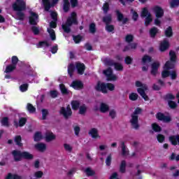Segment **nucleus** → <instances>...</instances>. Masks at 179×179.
Here are the masks:
<instances>
[{"label":"nucleus","mask_w":179,"mask_h":179,"mask_svg":"<svg viewBox=\"0 0 179 179\" xmlns=\"http://www.w3.org/2000/svg\"><path fill=\"white\" fill-rule=\"evenodd\" d=\"M78 14L76 12H72L71 16L67 17L65 24H62V29L64 33L69 34L71 31V27L73 24H78Z\"/></svg>","instance_id":"obj_1"},{"label":"nucleus","mask_w":179,"mask_h":179,"mask_svg":"<svg viewBox=\"0 0 179 179\" xmlns=\"http://www.w3.org/2000/svg\"><path fill=\"white\" fill-rule=\"evenodd\" d=\"M11 155L15 162H22V159L24 160H33L34 155L27 151H20L18 150H14L12 151Z\"/></svg>","instance_id":"obj_2"},{"label":"nucleus","mask_w":179,"mask_h":179,"mask_svg":"<svg viewBox=\"0 0 179 179\" xmlns=\"http://www.w3.org/2000/svg\"><path fill=\"white\" fill-rule=\"evenodd\" d=\"M139 114H142V108L138 107L131 115L130 124L134 129H139Z\"/></svg>","instance_id":"obj_3"},{"label":"nucleus","mask_w":179,"mask_h":179,"mask_svg":"<svg viewBox=\"0 0 179 179\" xmlns=\"http://www.w3.org/2000/svg\"><path fill=\"white\" fill-rule=\"evenodd\" d=\"M42 2L45 10L49 12L51 8H54L55 5L58 4L59 0H52V1H50V0H42Z\"/></svg>","instance_id":"obj_4"},{"label":"nucleus","mask_w":179,"mask_h":179,"mask_svg":"<svg viewBox=\"0 0 179 179\" xmlns=\"http://www.w3.org/2000/svg\"><path fill=\"white\" fill-rule=\"evenodd\" d=\"M59 114L63 115L65 120H68L69 117H72V109L71 108V106L68 105L66 108L62 107L60 108Z\"/></svg>","instance_id":"obj_5"},{"label":"nucleus","mask_w":179,"mask_h":179,"mask_svg":"<svg viewBox=\"0 0 179 179\" xmlns=\"http://www.w3.org/2000/svg\"><path fill=\"white\" fill-rule=\"evenodd\" d=\"M13 10H26V2L24 0H16L13 4Z\"/></svg>","instance_id":"obj_6"},{"label":"nucleus","mask_w":179,"mask_h":179,"mask_svg":"<svg viewBox=\"0 0 179 179\" xmlns=\"http://www.w3.org/2000/svg\"><path fill=\"white\" fill-rule=\"evenodd\" d=\"M50 28H48V33H49L51 40L55 41L57 36H55V31L52 29H57V21L50 22Z\"/></svg>","instance_id":"obj_7"},{"label":"nucleus","mask_w":179,"mask_h":179,"mask_svg":"<svg viewBox=\"0 0 179 179\" xmlns=\"http://www.w3.org/2000/svg\"><path fill=\"white\" fill-rule=\"evenodd\" d=\"M155 117L158 121H162L165 124H169V122H171V116L166 115L164 113L158 112Z\"/></svg>","instance_id":"obj_8"},{"label":"nucleus","mask_w":179,"mask_h":179,"mask_svg":"<svg viewBox=\"0 0 179 179\" xmlns=\"http://www.w3.org/2000/svg\"><path fill=\"white\" fill-rule=\"evenodd\" d=\"M94 89L96 92H101V93H103V94H107L108 93L106 83L98 81L96 85L94 87Z\"/></svg>","instance_id":"obj_9"},{"label":"nucleus","mask_w":179,"mask_h":179,"mask_svg":"<svg viewBox=\"0 0 179 179\" xmlns=\"http://www.w3.org/2000/svg\"><path fill=\"white\" fill-rule=\"evenodd\" d=\"M146 90H148V86L146 85H143L141 87L137 89L138 93L143 97L145 101H149V96L145 92Z\"/></svg>","instance_id":"obj_10"},{"label":"nucleus","mask_w":179,"mask_h":179,"mask_svg":"<svg viewBox=\"0 0 179 179\" xmlns=\"http://www.w3.org/2000/svg\"><path fill=\"white\" fill-rule=\"evenodd\" d=\"M29 23L31 26H37V23H38V14L31 12L29 17Z\"/></svg>","instance_id":"obj_11"},{"label":"nucleus","mask_w":179,"mask_h":179,"mask_svg":"<svg viewBox=\"0 0 179 179\" xmlns=\"http://www.w3.org/2000/svg\"><path fill=\"white\" fill-rule=\"evenodd\" d=\"M70 87H72L74 90H82L84 87L83 82L79 80H73L70 85Z\"/></svg>","instance_id":"obj_12"},{"label":"nucleus","mask_w":179,"mask_h":179,"mask_svg":"<svg viewBox=\"0 0 179 179\" xmlns=\"http://www.w3.org/2000/svg\"><path fill=\"white\" fill-rule=\"evenodd\" d=\"M117 22H122V24H127L128 22H129V19L128 17H124V14L120 12V10H115Z\"/></svg>","instance_id":"obj_13"},{"label":"nucleus","mask_w":179,"mask_h":179,"mask_svg":"<svg viewBox=\"0 0 179 179\" xmlns=\"http://www.w3.org/2000/svg\"><path fill=\"white\" fill-rule=\"evenodd\" d=\"M159 68H160V63L158 62H155L151 64V71L150 73L152 76H156L157 72H159Z\"/></svg>","instance_id":"obj_14"},{"label":"nucleus","mask_w":179,"mask_h":179,"mask_svg":"<svg viewBox=\"0 0 179 179\" xmlns=\"http://www.w3.org/2000/svg\"><path fill=\"white\" fill-rule=\"evenodd\" d=\"M153 10L157 18L160 19V17H163V16H164V10H163L162 7L155 6Z\"/></svg>","instance_id":"obj_15"},{"label":"nucleus","mask_w":179,"mask_h":179,"mask_svg":"<svg viewBox=\"0 0 179 179\" xmlns=\"http://www.w3.org/2000/svg\"><path fill=\"white\" fill-rule=\"evenodd\" d=\"M169 48H170V42H169L167 39H164L159 45V50L161 52H164V51H167Z\"/></svg>","instance_id":"obj_16"},{"label":"nucleus","mask_w":179,"mask_h":179,"mask_svg":"<svg viewBox=\"0 0 179 179\" xmlns=\"http://www.w3.org/2000/svg\"><path fill=\"white\" fill-rule=\"evenodd\" d=\"M76 68L78 75H83V73H85V71L86 70V66H85V64L83 63H76Z\"/></svg>","instance_id":"obj_17"},{"label":"nucleus","mask_w":179,"mask_h":179,"mask_svg":"<svg viewBox=\"0 0 179 179\" xmlns=\"http://www.w3.org/2000/svg\"><path fill=\"white\" fill-rule=\"evenodd\" d=\"M169 141L173 146L179 145V134L172 135L169 137Z\"/></svg>","instance_id":"obj_18"},{"label":"nucleus","mask_w":179,"mask_h":179,"mask_svg":"<svg viewBox=\"0 0 179 179\" xmlns=\"http://www.w3.org/2000/svg\"><path fill=\"white\" fill-rule=\"evenodd\" d=\"M174 68H176V62L171 60L166 62L164 66V69H168L169 71H170V69H174Z\"/></svg>","instance_id":"obj_19"},{"label":"nucleus","mask_w":179,"mask_h":179,"mask_svg":"<svg viewBox=\"0 0 179 179\" xmlns=\"http://www.w3.org/2000/svg\"><path fill=\"white\" fill-rule=\"evenodd\" d=\"M159 33V29L156 27H152L149 31L150 37L151 38H156V36Z\"/></svg>","instance_id":"obj_20"},{"label":"nucleus","mask_w":179,"mask_h":179,"mask_svg":"<svg viewBox=\"0 0 179 179\" xmlns=\"http://www.w3.org/2000/svg\"><path fill=\"white\" fill-rule=\"evenodd\" d=\"M71 106L73 111H78L80 107V102L78 100H73L71 102Z\"/></svg>","instance_id":"obj_21"},{"label":"nucleus","mask_w":179,"mask_h":179,"mask_svg":"<svg viewBox=\"0 0 179 179\" xmlns=\"http://www.w3.org/2000/svg\"><path fill=\"white\" fill-rule=\"evenodd\" d=\"M102 22L105 23L106 26L111 24V22H113V15L108 14V15L103 17Z\"/></svg>","instance_id":"obj_22"},{"label":"nucleus","mask_w":179,"mask_h":179,"mask_svg":"<svg viewBox=\"0 0 179 179\" xmlns=\"http://www.w3.org/2000/svg\"><path fill=\"white\" fill-rule=\"evenodd\" d=\"M164 36L168 38L173 37V27L171 26L168 27L164 31Z\"/></svg>","instance_id":"obj_23"},{"label":"nucleus","mask_w":179,"mask_h":179,"mask_svg":"<svg viewBox=\"0 0 179 179\" xmlns=\"http://www.w3.org/2000/svg\"><path fill=\"white\" fill-rule=\"evenodd\" d=\"M89 134L91 135L92 138L94 139L100 138V136H99V131L96 128L91 129V130L89 131Z\"/></svg>","instance_id":"obj_24"},{"label":"nucleus","mask_w":179,"mask_h":179,"mask_svg":"<svg viewBox=\"0 0 179 179\" xmlns=\"http://www.w3.org/2000/svg\"><path fill=\"white\" fill-rule=\"evenodd\" d=\"M14 142L17 145V146H19L20 148H22L23 146V143H22V136L17 135L14 138Z\"/></svg>","instance_id":"obj_25"},{"label":"nucleus","mask_w":179,"mask_h":179,"mask_svg":"<svg viewBox=\"0 0 179 179\" xmlns=\"http://www.w3.org/2000/svg\"><path fill=\"white\" fill-rule=\"evenodd\" d=\"M74 72H75V64H70L68 66V74L69 75L70 78H72V76H73Z\"/></svg>","instance_id":"obj_26"},{"label":"nucleus","mask_w":179,"mask_h":179,"mask_svg":"<svg viewBox=\"0 0 179 179\" xmlns=\"http://www.w3.org/2000/svg\"><path fill=\"white\" fill-rule=\"evenodd\" d=\"M15 12H17L16 16L17 17L18 20H24V17H26V15H24V13H23V10H15Z\"/></svg>","instance_id":"obj_27"},{"label":"nucleus","mask_w":179,"mask_h":179,"mask_svg":"<svg viewBox=\"0 0 179 179\" xmlns=\"http://www.w3.org/2000/svg\"><path fill=\"white\" fill-rule=\"evenodd\" d=\"M63 10L64 12H65V13H67V12H69V8L71 6V4L69 3V0H63Z\"/></svg>","instance_id":"obj_28"},{"label":"nucleus","mask_w":179,"mask_h":179,"mask_svg":"<svg viewBox=\"0 0 179 179\" xmlns=\"http://www.w3.org/2000/svg\"><path fill=\"white\" fill-rule=\"evenodd\" d=\"M55 139V135L52 132L45 134V141L46 142H51V141H54Z\"/></svg>","instance_id":"obj_29"},{"label":"nucleus","mask_w":179,"mask_h":179,"mask_svg":"<svg viewBox=\"0 0 179 179\" xmlns=\"http://www.w3.org/2000/svg\"><path fill=\"white\" fill-rule=\"evenodd\" d=\"M89 31L91 34H95L96 31H97V28L96 27V23L92 22L89 25Z\"/></svg>","instance_id":"obj_30"},{"label":"nucleus","mask_w":179,"mask_h":179,"mask_svg":"<svg viewBox=\"0 0 179 179\" xmlns=\"http://www.w3.org/2000/svg\"><path fill=\"white\" fill-rule=\"evenodd\" d=\"M110 110V107L105 103H101L100 111L101 113H107Z\"/></svg>","instance_id":"obj_31"},{"label":"nucleus","mask_w":179,"mask_h":179,"mask_svg":"<svg viewBox=\"0 0 179 179\" xmlns=\"http://www.w3.org/2000/svg\"><path fill=\"white\" fill-rule=\"evenodd\" d=\"M16 69V66H13V64H8L6 66V69L4 71L5 73H10L13 72Z\"/></svg>","instance_id":"obj_32"},{"label":"nucleus","mask_w":179,"mask_h":179,"mask_svg":"<svg viewBox=\"0 0 179 179\" xmlns=\"http://www.w3.org/2000/svg\"><path fill=\"white\" fill-rule=\"evenodd\" d=\"M59 89L62 94L66 95L69 94V90L65 87L64 84H60L59 85Z\"/></svg>","instance_id":"obj_33"},{"label":"nucleus","mask_w":179,"mask_h":179,"mask_svg":"<svg viewBox=\"0 0 179 179\" xmlns=\"http://www.w3.org/2000/svg\"><path fill=\"white\" fill-rule=\"evenodd\" d=\"M35 148L40 152H44L47 149V145L43 143H38L35 145Z\"/></svg>","instance_id":"obj_34"},{"label":"nucleus","mask_w":179,"mask_h":179,"mask_svg":"<svg viewBox=\"0 0 179 179\" xmlns=\"http://www.w3.org/2000/svg\"><path fill=\"white\" fill-rule=\"evenodd\" d=\"M41 139H43V135L41 134V132L36 131L34 136V142H40Z\"/></svg>","instance_id":"obj_35"},{"label":"nucleus","mask_w":179,"mask_h":179,"mask_svg":"<svg viewBox=\"0 0 179 179\" xmlns=\"http://www.w3.org/2000/svg\"><path fill=\"white\" fill-rule=\"evenodd\" d=\"M152 129L154 131V132H162V127L157 124V123H152L151 124Z\"/></svg>","instance_id":"obj_36"},{"label":"nucleus","mask_w":179,"mask_h":179,"mask_svg":"<svg viewBox=\"0 0 179 179\" xmlns=\"http://www.w3.org/2000/svg\"><path fill=\"white\" fill-rule=\"evenodd\" d=\"M148 62H152V57L145 55L142 58V64L143 65H146Z\"/></svg>","instance_id":"obj_37"},{"label":"nucleus","mask_w":179,"mask_h":179,"mask_svg":"<svg viewBox=\"0 0 179 179\" xmlns=\"http://www.w3.org/2000/svg\"><path fill=\"white\" fill-rule=\"evenodd\" d=\"M126 169H127V162H125V160H122L121 162L120 166V173H125Z\"/></svg>","instance_id":"obj_38"},{"label":"nucleus","mask_w":179,"mask_h":179,"mask_svg":"<svg viewBox=\"0 0 179 179\" xmlns=\"http://www.w3.org/2000/svg\"><path fill=\"white\" fill-rule=\"evenodd\" d=\"M105 30L106 31H108V33H114L115 27H114V25L108 24V25H106Z\"/></svg>","instance_id":"obj_39"},{"label":"nucleus","mask_w":179,"mask_h":179,"mask_svg":"<svg viewBox=\"0 0 179 179\" xmlns=\"http://www.w3.org/2000/svg\"><path fill=\"white\" fill-rule=\"evenodd\" d=\"M122 145V155L123 156H127V155H129V152L127 151V147L125 146V142L122 141L121 143Z\"/></svg>","instance_id":"obj_40"},{"label":"nucleus","mask_w":179,"mask_h":179,"mask_svg":"<svg viewBox=\"0 0 179 179\" xmlns=\"http://www.w3.org/2000/svg\"><path fill=\"white\" fill-rule=\"evenodd\" d=\"M170 61L176 62L177 61V55H176V52L173 50H171L169 52Z\"/></svg>","instance_id":"obj_41"},{"label":"nucleus","mask_w":179,"mask_h":179,"mask_svg":"<svg viewBox=\"0 0 179 179\" xmlns=\"http://www.w3.org/2000/svg\"><path fill=\"white\" fill-rule=\"evenodd\" d=\"M104 62L107 66H114L116 63L113 59H106Z\"/></svg>","instance_id":"obj_42"},{"label":"nucleus","mask_w":179,"mask_h":179,"mask_svg":"<svg viewBox=\"0 0 179 179\" xmlns=\"http://www.w3.org/2000/svg\"><path fill=\"white\" fill-rule=\"evenodd\" d=\"M131 13H132V16H131L132 20H134V22H137L139 17V14H138L136 11L134 10V9L131 10Z\"/></svg>","instance_id":"obj_43"},{"label":"nucleus","mask_w":179,"mask_h":179,"mask_svg":"<svg viewBox=\"0 0 179 179\" xmlns=\"http://www.w3.org/2000/svg\"><path fill=\"white\" fill-rule=\"evenodd\" d=\"M78 108L79 114H80L81 115H85L86 114V111H87V107H86V105L83 104Z\"/></svg>","instance_id":"obj_44"},{"label":"nucleus","mask_w":179,"mask_h":179,"mask_svg":"<svg viewBox=\"0 0 179 179\" xmlns=\"http://www.w3.org/2000/svg\"><path fill=\"white\" fill-rule=\"evenodd\" d=\"M138 97H139V95H138V94L135 93V92H131L129 95V100H131V101H136V100H138Z\"/></svg>","instance_id":"obj_45"},{"label":"nucleus","mask_w":179,"mask_h":179,"mask_svg":"<svg viewBox=\"0 0 179 179\" xmlns=\"http://www.w3.org/2000/svg\"><path fill=\"white\" fill-rule=\"evenodd\" d=\"M169 76H170V70L164 69V71L162 72V78L166 79V78H169Z\"/></svg>","instance_id":"obj_46"},{"label":"nucleus","mask_w":179,"mask_h":179,"mask_svg":"<svg viewBox=\"0 0 179 179\" xmlns=\"http://www.w3.org/2000/svg\"><path fill=\"white\" fill-rule=\"evenodd\" d=\"M1 125L3 127H9V117H4L1 119Z\"/></svg>","instance_id":"obj_47"},{"label":"nucleus","mask_w":179,"mask_h":179,"mask_svg":"<svg viewBox=\"0 0 179 179\" xmlns=\"http://www.w3.org/2000/svg\"><path fill=\"white\" fill-rule=\"evenodd\" d=\"M85 173H86L87 177H92L96 174V172L90 168H87L85 171Z\"/></svg>","instance_id":"obj_48"},{"label":"nucleus","mask_w":179,"mask_h":179,"mask_svg":"<svg viewBox=\"0 0 179 179\" xmlns=\"http://www.w3.org/2000/svg\"><path fill=\"white\" fill-rule=\"evenodd\" d=\"M82 38H83V37L80 35L73 36V40L76 44H79V43L82 41Z\"/></svg>","instance_id":"obj_49"},{"label":"nucleus","mask_w":179,"mask_h":179,"mask_svg":"<svg viewBox=\"0 0 179 179\" xmlns=\"http://www.w3.org/2000/svg\"><path fill=\"white\" fill-rule=\"evenodd\" d=\"M153 22V19L152 18V14H149L147 17H145V24L146 27L150 24Z\"/></svg>","instance_id":"obj_50"},{"label":"nucleus","mask_w":179,"mask_h":179,"mask_svg":"<svg viewBox=\"0 0 179 179\" xmlns=\"http://www.w3.org/2000/svg\"><path fill=\"white\" fill-rule=\"evenodd\" d=\"M115 71H124V66L121 63L116 62L114 65Z\"/></svg>","instance_id":"obj_51"},{"label":"nucleus","mask_w":179,"mask_h":179,"mask_svg":"<svg viewBox=\"0 0 179 179\" xmlns=\"http://www.w3.org/2000/svg\"><path fill=\"white\" fill-rule=\"evenodd\" d=\"M27 109L31 114L36 113V108L31 103H27Z\"/></svg>","instance_id":"obj_52"},{"label":"nucleus","mask_w":179,"mask_h":179,"mask_svg":"<svg viewBox=\"0 0 179 179\" xmlns=\"http://www.w3.org/2000/svg\"><path fill=\"white\" fill-rule=\"evenodd\" d=\"M19 127H24L27 122V118L21 117L19 119Z\"/></svg>","instance_id":"obj_53"},{"label":"nucleus","mask_w":179,"mask_h":179,"mask_svg":"<svg viewBox=\"0 0 179 179\" xmlns=\"http://www.w3.org/2000/svg\"><path fill=\"white\" fill-rule=\"evenodd\" d=\"M149 15H150V13H149L148 8H143L141 11V17H147Z\"/></svg>","instance_id":"obj_54"},{"label":"nucleus","mask_w":179,"mask_h":179,"mask_svg":"<svg viewBox=\"0 0 179 179\" xmlns=\"http://www.w3.org/2000/svg\"><path fill=\"white\" fill-rule=\"evenodd\" d=\"M102 9L104 13H108V11L110 10V4L108 2L103 3Z\"/></svg>","instance_id":"obj_55"},{"label":"nucleus","mask_w":179,"mask_h":179,"mask_svg":"<svg viewBox=\"0 0 179 179\" xmlns=\"http://www.w3.org/2000/svg\"><path fill=\"white\" fill-rule=\"evenodd\" d=\"M176 99V96H174L173 94H166L165 96H164V100L169 101V100H174Z\"/></svg>","instance_id":"obj_56"},{"label":"nucleus","mask_w":179,"mask_h":179,"mask_svg":"<svg viewBox=\"0 0 179 179\" xmlns=\"http://www.w3.org/2000/svg\"><path fill=\"white\" fill-rule=\"evenodd\" d=\"M17 62H19V58H17V56H13L11 57V65L16 67L17 66Z\"/></svg>","instance_id":"obj_57"},{"label":"nucleus","mask_w":179,"mask_h":179,"mask_svg":"<svg viewBox=\"0 0 179 179\" xmlns=\"http://www.w3.org/2000/svg\"><path fill=\"white\" fill-rule=\"evenodd\" d=\"M111 160H113V155L111 154H109L106 159V164L108 167H110V166H111Z\"/></svg>","instance_id":"obj_58"},{"label":"nucleus","mask_w":179,"mask_h":179,"mask_svg":"<svg viewBox=\"0 0 179 179\" xmlns=\"http://www.w3.org/2000/svg\"><path fill=\"white\" fill-rule=\"evenodd\" d=\"M31 30L35 36H38V34H40V29H38V27L32 26Z\"/></svg>","instance_id":"obj_59"},{"label":"nucleus","mask_w":179,"mask_h":179,"mask_svg":"<svg viewBox=\"0 0 179 179\" xmlns=\"http://www.w3.org/2000/svg\"><path fill=\"white\" fill-rule=\"evenodd\" d=\"M171 8H178L179 6V0H171L170 1Z\"/></svg>","instance_id":"obj_60"},{"label":"nucleus","mask_w":179,"mask_h":179,"mask_svg":"<svg viewBox=\"0 0 179 179\" xmlns=\"http://www.w3.org/2000/svg\"><path fill=\"white\" fill-rule=\"evenodd\" d=\"M169 76H171V79L172 80H176V79H177V76H178L177 71L175 70L171 71Z\"/></svg>","instance_id":"obj_61"},{"label":"nucleus","mask_w":179,"mask_h":179,"mask_svg":"<svg viewBox=\"0 0 179 179\" xmlns=\"http://www.w3.org/2000/svg\"><path fill=\"white\" fill-rule=\"evenodd\" d=\"M28 89H29V84L27 83L22 84L20 86V90L22 92H27Z\"/></svg>","instance_id":"obj_62"},{"label":"nucleus","mask_w":179,"mask_h":179,"mask_svg":"<svg viewBox=\"0 0 179 179\" xmlns=\"http://www.w3.org/2000/svg\"><path fill=\"white\" fill-rule=\"evenodd\" d=\"M168 104L170 108H172V110L177 108V103L174 102V101H169Z\"/></svg>","instance_id":"obj_63"},{"label":"nucleus","mask_w":179,"mask_h":179,"mask_svg":"<svg viewBox=\"0 0 179 179\" xmlns=\"http://www.w3.org/2000/svg\"><path fill=\"white\" fill-rule=\"evenodd\" d=\"M170 160L173 161V160H176V162H179V155H178L176 156V153L173 152L171 155V157H170Z\"/></svg>","instance_id":"obj_64"}]
</instances>
